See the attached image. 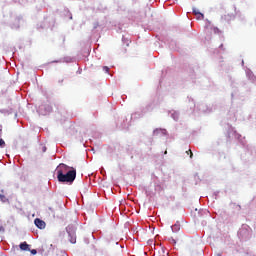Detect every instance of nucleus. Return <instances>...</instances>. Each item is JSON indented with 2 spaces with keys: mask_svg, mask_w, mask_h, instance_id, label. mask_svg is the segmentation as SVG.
<instances>
[{
  "mask_svg": "<svg viewBox=\"0 0 256 256\" xmlns=\"http://www.w3.org/2000/svg\"><path fill=\"white\" fill-rule=\"evenodd\" d=\"M21 251H31V248H29V244L27 242H23L20 244Z\"/></svg>",
  "mask_w": 256,
  "mask_h": 256,
  "instance_id": "5",
  "label": "nucleus"
},
{
  "mask_svg": "<svg viewBox=\"0 0 256 256\" xmlns=\"http://www.w3.org/2000/svg\"><path fill=\"white\" fill-rule=\"evenodd\" d=\"M0 231H5V228L3 226H0Z\"/></svg>",
  "mask_w": 256,
  "mask_h": 256,
  "instance_id": "12",
  "label": "nucleus"
},
{
  "mask_svg": "<svg viewBox=\"0 0 256 256\" xmlns=\"http://www.w3.org/2000/svg\"><path fill=\"white\" fill-rule=\"evenodd\" d=\"M46 149H47V148H46V147H44V151H46Z\"/></svg>",
  "mask_w": 256,
  "mask_h": 256,
  "instance_id": "17",
  "label": "nucleus"
},
{
  "mask_svg": "<svg viewBox=\"0 0 256 256\" xmlns=\"http://www.w3.org/2000/svg\"><path fill=\"white\" fill-rule=\"evenodd\" d=\"M0 147H5V140L0 139Z\"/></svg>",
  "mask_w": 256,
  "mask_h": 256,
  "instance_id": "9",
  "label": "nucleus"
},
{
  "mask_svg": "<svg viewBox=\"0 0 256 256\" xmlns=\"http://www.w3.org/2000/svg\"><path fill=\"white\" fill-rule=\"evenodd\" d=\"M168 241L169 243H172V245H177V242L181 241V234L168 238Z\"/></svg>",
  "mask_w": 256,
  "mask_h": 256,
  "instance_id": "4",
  "label": "nucleus"
},
{
  "mask_svg": "<svg viewBox=\"0 0 256 256\" xmlns=\"http://www.w3.org/2000/svg\"><path fill=\"white\" fill-rule=\"evenodd\" d=\"M59 83H63V78L59 80Z\"/></svg>",
  "mask_w": 256,
  "mask_h": 256,
  "instance_id": "16",
  "label": "nucleus"
},
{
  "mask_svg": "<svg viewBox=\"0 0 256 256\" xmlns=\"http://www.w3.org/2000/svg\"><path fill=\"white\" fill-rule=\"evenodd\" d=\"M34 224L36 225V227H38V229H45V227H47V224L45 223V221L36 218L34 220Z\"/></svg>",
  "mask_w": 256,
  "mask_h": 256,
  "instance_id": "3",
  "label": "nucleus"
},
{
  "mask_svg": "<svg viewBox=\"0 0 256 256\" xmlns=\"http://www.w3.org/2000/svg\"><path fill=\"white\" fill-rule=\"evenodd\" d=\"M219 48H220V49H223V44H221V45L219 46Z\"/></svg>",
  "mask_w": 256,
  "mask_h": 256,
  "instance_id": "15",
  "label": "nucleus"
},
{
  "mask_svg": "<svg viewBox=\"0 0 256 256\" xmlns=\"http://www.w3.org/2000/svg\"><path fill=\"white\" fill-rule=\"evenodd\" d=\"M2 134H3V130L0 129V137H1Z\"/></svg>",
  "mask_w": 256,
  "mask_h": 256,
  "instance_id": "14",
  "label": "nucleus"
},
{
  "mask_svg": "<svg viewBox=\"0 0 256 256\" xmlns=\"http://www.w3.org/2000/svg\"><path fill=\"white\" fill-rule=\"evenodd\" d=\"M30 253H31L32 255H37V250H36V249L30 250Z\"/></svg>",
  "mask_w": 256,
  "mask_h": 256,
  "instance_id": "11",
  "label": "nucleus"
},
{
  "mask_svg": "<svg viewBox=\"0 0 256 256\" xmlns=\"http://www.w3.org/2000/svg\"><path fill=\"white\" fill-rule=\"evenodd\" d=\"M0 201H2V203H7V201H9V199H7V197L3 194H0Z\"/></svg>",
  "mask_w": 256,
  "mask_h": 256,
  "instance_id": "7",
  "label": "nucleus"
},
{
  "mask_svg": "<svg viewBox=\"0 0 256 256\" xmlns=\"http://www.w3.org/2000/svg\"><path fill=\"white\" fill-rule=\"evenodd\" d=\"M194 15H196L199 19H205V15L203 13L199 12V10L194 9L193 10Z\"/></svg>",
  "mask_w": 256,
  "mask_h": 256,
  "instance_id": "6",
  "label": "nucleus"
},
{
  "mask_svg": "<svg viewBox=\"0 0 256 256\" xmlns=\"http://www.w3.org/2000/svg\"><path fill=\"white\" fill-rule=\"evenodd\" d=\"M77 177V170L72 168L69 170V166L60 164L57 168V179L60 183H73Z\"/></svg>",
  "mask_w": 256,
  "mask_h": 256,
  "instance_id": "1",
  "label": "nucleus"
},
{
  "mask_svg": "<svg viewBox=\"0 0 256 256\" xmlns=\"http://www.w3.org/2000/svg\"><path fill=\"white\" fill-rule=\"evenodd\" d=\"M186 153H187V155H190V159H193V152L191 151V149L186 151Z\"/></svg>",
  "mask_w": 256,
  "mask_h": 256,
  "instance_id": "8",
  "label": "nucleus"
},
{
  "mask_svg": "<svg viewBox=\"0 0 256 256\" xmlns=\"http://www.w3.org/2000/svg\"><path fill=\"white\" fill-rule=\"evenodd\" d=\"M103 71H105V73H109V67L103 66Z\"/></svg>",
  "mask_w": 256,
  "mask_h": 256,
  "instance_id": "10",
  "label": "nucleus"
},
{
  "mask_svg": "<svg viewBox=\"0 0 256 256\" xmlns=\"http://www.w3.org/2000/svg\"><path fill=\"white\" fill-rule=\"evenodd\" d=\"M52 111L51 106H48V112Z\"/></svg>",
  "mask_w": 256,
  "mask_h": 256,
  "instance_id": "13",
  "label": "nucleus"
},
{
  "mask_svg": "<svg viewBox=\"0 0 256 256\" xmlns=\"http://www.w3.org/2000/svg\"><path fill=\"white\" fill-rule=\"evenodd\" d=\"M75 230L76 228L73 225H69L68 227H66V231L70 237L69 241L70 243H73V244L77 243V236L75 234Z\"/></svg>",
  "mask_w": 256,
  "mask_h": 256,
  "instance_id": "2",
  "label": "nucleus"
}]
</instances>
